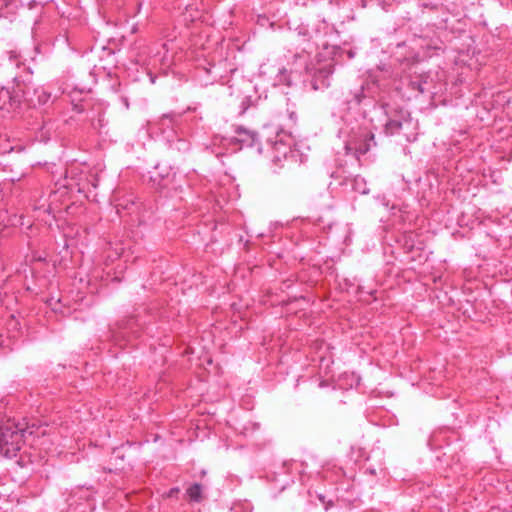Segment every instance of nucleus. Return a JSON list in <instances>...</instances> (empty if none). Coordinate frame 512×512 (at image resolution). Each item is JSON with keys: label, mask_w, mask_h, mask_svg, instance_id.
<instances>
[{"label": "nucleus", "mask_w": 512, "mask_h": 512, "mask_svg": "<svg viewBox=\"0 0 512 512\" xmlns=\"http://www.w3.org/2000/svg\"><path fill=\"white\" fill-rule=\"evenodd\" d=\"M30 428H20L17 424L7 421L0 425V455L12 458L17 455L27 435H32Z\"/></svg>", "instance_id": "1"}, {"label": "nucleus", "mask_w": 512, "mask_h": 512, "mask_svg": "<svg viewBox=\"0 0 512 512\" xmlns=\"http://www.w3.org/2000/svg\"><path fill=\"white\" fill-rule=\"evenodd\" d=\"M20 106V99L18 96L8 89L0 90V110L3 112V116L15 112Z\"/></svg>", "instance_id": "2"}, {"label": "nucleus", "mask_w": 512, "mask_h": 512, "mask_svg": "<svg viewBox=\"0 0 512 512\" xmlns=\"http://www.w3.org/2000/svg\"><path fill=\"white\" fill-rule=\"evenodd\" d=\"M293 157L291 146L282 139L276 140L272 146V161L277 166H283L282 162Z\"/></svg>", "instance_id": "3"}, {"label": "nucleus", "mask_w": 512, "mask_h": 512, "mask_svg": "<svg viewBox=\"0 0 512 512\" xmlns=\"http://www.w3.org/2000/svg\"><path fill=\"white\" fill-rule=\"evenodd\" d=\"M186 492L189 499L192 501L199 502L202 499V487L200 484H193Z\"/></svg>", "instance_id": "4"}, {"label": "nucleus", "mask_w": 512, "mask_h": 512, "mask_svg": "<svg viewBox=\"0 0 512 512\" xmlns=\"http://www.w3.org/2000/svg\"><path fill=\"white\" fill-rule=\"evenodd\" d=\"M354 192L360 194H366L368 192L365 180L360 176H354Z\"/></svg>", "instance_id": "5"}, {"label": "nucleus", "mask_w": 512, "mask_h": 512, "mask_svg": "<svg viewBox=\"0 0 512 512\" xmlns=\"http://www.w3.org/2000/svg\"><path fill=\"white\" fill-rule=\"evenodd\" d=\"M372 143L374 144V135L369 134L368 138L365 139L363 146L355 148V152L359 154H365L371 147Z\"/></svg>", "instance_id": "6"}, {"label": "nucleus", "mask_w": 512, "mask_h": 512, "mask_svg": "<svg viewBox=\"0 0 512 512\" xmlns=\"http://www.w3.org/2000/svg\"><path fill=\"white\" fill-rule=\"evenodd\" d=\"M402 127V123L398 120H390L386 124V130L389 133H395L396 131L400 130Z\"/></svg>", "instance_id": "7"}, {"label": "nucleus", "mask_w": 512, "mask_h": 512, "mask_svg": "<svg viewBox=\"0 0 512 512\" xmlns=\"http://www.w3.org/2000/svg\"><path fill=\"white\" fill-rule=\"evenodd\" d=\"M236 132L238 135L245 134L247 136V140L250 139L251 141H254V133L241 127L237 128ZM241 141H246V138H242Z\"/></svg>", "instance_id": "8"}, {"label": "nucleus", "mask_w": 512, "mask_h": 512, "mask_svg": "<svg viewBox=\"0 0 512 512\" xmlns=\"http://www.w3.org/2000/svg\"><path fill=\"white\" fill-rule=\"evenodd\" d=\"M8 55L10 60H16L18 58L17 52L12 49L8 51Z\"/></svg>", "instance_id": "9"}, {"label": "nucleus", "mask_w": 512, "mask_h": 512, "mask_svg": "<svg viewBox=\"0 0 512 512\" xmlns=\"http://www.w3.org/2000/svg\"><path fill=\"white\" fill-rule=\"evenodd\" d=\"M1 1H2L1 9L6 8L10 4V0H1Z\"/></svg>", "instance_id": "10"}, {"label": "nucleus", "mask_w": 512, "mask_h": 512, "mask_svg": "<svg viewBox=\"0 0 512 512\" xmlns=\"http://www.w3.org/2000/svg\"><path fill=\"white\" fill-rule=\"evenodd\" d=\"M48 97L44 92H43V99L42 98H39V103H46V101L48 100Z\"/></svg>", "instance_id": "11"}, {"label": "nucleus", "mask_w": 512, "mask_h": 512, "mask_svg": "<svg viewBox=\"0 0 512 512\" xmlns=\"http://www.w3.org/2000/svg\"><path fill=\"white\" fill-rule=\"evenodd\" d=\"M178 491H179L178 488L171 489L170 492H169V496H172L173 494L177 493Z\"/></svg>", "instance_id": "12"}, {"label": "nucleus", "mask_w": 512, "mask_h": 512, "mask_svg": "<svg viewBox=\"0 0 512 512\" xmlns=\"http://www.w3.org/2000/svg\"><path fill=\"white\" fill-rule=\"evenodd\" d=\"M348 55H349V57H352V52L348 51Z\"/></svg>", "instance_id": "13"}]
</instances>
